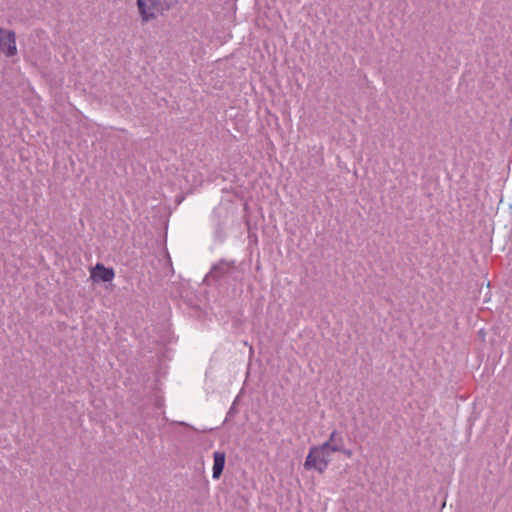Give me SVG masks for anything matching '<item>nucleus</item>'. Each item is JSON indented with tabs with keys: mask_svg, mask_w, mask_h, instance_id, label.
Listing matches in <instances>:
<instances>
[{
	"mask_svg": "<svg viewBox=\"0 0 512 512\" xmlns=\"http://www.w3.org/2000/svg\"><path fill=\"white\" fill-rule=\"evenodd\" d=\"M329 452V442L312 446L304 462L305 469L324 473L330 462Z\"/></svg>",
	"mask_w": 512,
	"mask_h": 512,
	"instance_id": "f257e3e1",
	"label": "nucleus"
},
{
	"mask_svg": "<svg viewBox=\"0 0 512 512\" xmlns=\"http://www.w3.org/2000/svg\"><path fill=\"white\" fill-rule=\"evenodd\" d=\"M137 6L143 22L155 19L163 11L160 0H137Z\"/></svg>",
	"mask_w": 512,
	"mask_h": 512,
	"instance_id": "f03ea898",
	"label": "nucleus"
},
{
	"mask_svg": "<svg viewBox=\"0 0 512 512\" xmlns=\"http://www.w3.org/2000/svg\"><path fill=\"white\" fill-rule=\"evenodd\" d=\"M0 54L13 57L17 54L16 35L13 31L0 27Z\"/></svg>",
	"mask_w": 512,
	"mask_h": 512,
	"instance_id": "7ed1b4c3",
	"label": "nucleus"
},
{
	"mask_svg": "<svg viewBox=\"0 0 512 512\" xmlns=\"http://www.w3.org/2000/svg\"><path fill=\"white\" fill-rule=\"evenodd\" d=\"M115 277L112 268H107L101 263H97L90 269V278L94 282H111Z\"/></svg>",
	"mask_w": 512,
	"mask_h": 512,
	"instance_id": "20e7f679",
	"label": "nucleus"
},
{
	"mask_svg": "<svg viewBox=\"0 0 512 512\" xmlns=\"http://www.w3.org/2000/svg\"><path fill=\"white\" fill-rule=\"evenodd\" d=\"M225 459H226V456H225V453L224 452H220V451H216L214 452L213 454V478L214 479H218L222 472H223V469H224V465H225Z\"/></svg>",
	"mask_w": 512,
	"mask_h": 512,
	"instance_id": "39448f33",
	"label": "nucleus"
},
{
	"mask_svg": "<svg viewBox=\"0 0 512 512\" xmlns=\"http://www.w3.org/2000/svg\"><path fill=\"white\" fill-rule=\"evenodd\" d=\"M327 442H329V451H331V446L332 445H335V444L342 445V437L339 435L338 432L333 431L330 434L329 440Z\"/></svg>",
	"mask_w": 512,
	"mask_h": 512,
	"instance_id": "423d86ee",
	"label": "nucleus"
},
{
	"mask_svg": "<svg viewBox=\"0 0 512 512\" xmlns=\"http://www.w3.org/2000/svg\"><path fill=\"white\" fill-rule=\"evenodd\" d=\"M331 452H342L345 456H347L349 458L352 456V451L351 450L344 449L342 447V445H339V444L332 445L331 446Z\"/></svg>",
	"mask_w": 512,
	"mask_h": 512,
	"instance_id": "0eeeda50",
	"label": "nucleus"
}]
</instances>
